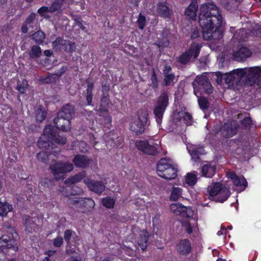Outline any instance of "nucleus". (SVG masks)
I'll return each instance as SVG.
<instances>
[{"label":"nucleus","instance_id":"obj_1","mask_svg":"<svg viewBox=\"0 0 261 261\" xmlns=\"http://www.w3.org/2000/svg\"><path fill=\"white\" fill-rule=\"evenodd\" d=\"M17 233L13 227H9L8 230L0 238V261L7 255L15 253L18 249L14 236Z\"/></svg>","mask_w":261,"mask_h":261},{"label":"nucleus","instance_id":"obj_2","mask_svg":"<svg viewBox=\"0 0 261 261\" xmlns=\"http://www.w3.org/2000/svg\"><path fill=\"white\" fill-rule=\"evenodd\" d=\"M169 95L167 92H162L156 99L153 113L158 125H161L162 122L163 115L169 104Z\"/></svg>","mask_w":261,"mask_h":261},{"label":"nucleus","instance_id":"obj_3","mask_svg":"<svg viewBox=\"0 0 261 261\" xmlns=\"http://www.w3.org/2000/svg\"><path fill=\"white\" fill-rule=\"evenodd\" d=\"M207 192L210 197H213L216 202L222 203L229 197V191L220 182H216L207 188Z\"/></svg>","mask_w":261,"mask_h":261},{"label":"nucleus","instance_id":"obj_4","mask_svg":"<svg viewBox=\"0 0 261 261\" xmlns=\"http://www.w3.org/2000/svg\"><path fill=\"white\" fill-rule=\"evenodd\" d=\"M137 120L130 124V129L135 133L136 135L142 134L145 129L148 120V111L141 109L137 112Z\"/></svg>","mask_w":261,"mask_h":261},{"label":"nucleus","instance_id":"obj_5","mask_svg":"<svg viewBox=\"0 0 261 261\" xmlns=\"http://www.w3.org/2000/svg\"><path fill=\"white\" fill-rule=\"evenodd\" d=\"M192 85L195 95L198 93L200 94H201L202 93L210 94L213 92V87L209 79L206 75L202 74L196 76L192 83Z\"/></svg>","mask_w":261,"mask_h":261},{"label":"nucleus","instance_id":"obj_6","mask_svg":"<svg viewBox=\"0 0 261 261\" xmlns=\"http://www.w3.org/2000/svg\"><path fill=\"white\" fill-rule=\"evenodd\" d=\"M202 45L200 43L193 42L189 48L176 58V61L182 65L189 63L193 58L195 60L199 56Z\"/></svg>","mask_w":261,"mask_h":261},{"label":"nucleus","instance_id":"obj_7","mask_svg":"<svg viewBox=\"0 0 261 261\" xmlns=\"http://www.w3.org/2000/svg\"><path fill=\"white\" fill-rule=\"evenodd\" d=\"M71 203L75 206L78 212L88 214L94 208L95 202L90 198H82L75 197L70 200Z\"/></svg>","mask_w":261,"mask_h":261},{"label":"nucleus","instance_id":"obj_8","mask_svg":"<svg viewBox=\"0 0 261 261\" xmlns=\"http://www.w3.org/2000/svg\"><path fill=\"white\" fill-rule=\"evenodd\" d=\"M199 24L202 28L204 40H210L213 39V33L218 29L212 20V17H198Z\"/></svg>","mask_w":261,"mask_h":261},{"label":"nucleus","instance_id":"obj_9","mask_svg":"<svg viewBox=\"0 0 261 261\" xmlns=\"http://www.w3.org/2000/svg\"><path fill=\"white\" fill-rule=\"evenodd\" d=\"M137 148L143 153L152 156L158 154V145L150 144L147 140H140L136 143Z\"/></svg>","mask_w":261,"mask_h":261},{"label":"nucleus","instance_id":"obj_10","mask_svg":"<svg viewBox=\"0 0 261 261\" xmlns=\"http://www.w3.org/2000/svg\"><path fill=\"white\" fill-rule=\"evenodd\" d=\"M50 168L54 175L59 179L57 175L71 171L73 169V166L70 163L57 162L52 164Z\"/></svg>","mask_w":261,"mask_h":261},{"label":"nucleus","instance_id":"obj_11","mask_svg":"<svg viewBox=\"0 0 261 261\" xmlns=\"http://www.w3.org/2000/svg\"><path fill=\"white\" fill-rule=\"evenodd\" d=\"M199 16H221L218 8L213 3L202 4L200 7Z\"/></svg>","mask_w":261,"mask_h":261},{"label":"nucleus","instance_id":"obj_12","mask_svg":"<svg viewBox=\"0 0 261 261\" xmlns=\"http://www.w3.org/2000/svg\"><path fill=\"white\" fill-rule=\"evenodd\" d=\"M239 126L236 123L226 122L221 128L222 136L225 138H229L235 136L238 132Z\"/></svg>","mask_w":261,"mask_h":261},{"label":"nucleus","instance_id":"obj_13","mask_svg":"<svg viewBox=\"0 0 261 261\" xmlns=\"http://www.w3.org/2000/svg\"><path fill=\"white\" fill-rule=\"evenodd\" d=\"M171 211L176 215H180L182 217L190 218L193 215L192 210L184 206L181 203H173L170 205Z\"/></svg>","mask_w":261,"mask_h":261},{"label":"nucleus","instance_id":"obj_14","mask_svg":"<svg viewBox=\"0 0 261 261\" xmlns=\"http://www.w3.org/2000/svg\"><path fill=\"white\" fill-rule=\"evenodd\" d=\"M84 182L91 191L98 194H101L106 188L104 183L101 181H95L90 178H86Z\"/></svg>","mask_w":261,"mask_h":261},{"label":"nucleus","instance_id":"obj_15","mask_svg":"<svg viewBox=\"0 0 261 261\" xmlns=\"http://www.w3.org/2000/svg\"><path fill=\"white\" fill-rule=\"evenodd\" d=\"M248 73L246 76V82L250 85H253L256 83L260 84V67L255 66L250 67L248 70Z\"/></svg>","mask_w":261,"mask_h":261},{"label":"nucleus","instance_id":"obj_16","mask_svg":"<svg viewBox=\"0 0 261 261\" xmlns=\"http://www.w3.org/2000/svg\"><path fill=\"white\" fill-rule=\"evenodd\" d=\"M72 162L77 168L87 169L91 165L93 160L86 155L77 154L74 156Z\"/></svg>","mask_w":261,"mask_h":261},{"label":"nucleus","instance_id":"obj_17","mask_svg":"<svg viewBox=\"0 0 261 261\" xmlns=\"http://www.w3.org/2000/svg\"><path fill=\"white\" fill-rule=\"evenodd\" d=\"M53 122L54 126L59 130L67 132L70 129V119L64 117H59L58 114Z\"/></svg>","mask_w":261,"mask_h":261},{"label":"nucleus","instance_id":"obj_18","mask_svg":"<svg viewBox=\"0 0 261 261\" xmlns=\"http://www.w3.org/2000/svg\"><path fill=\"white\" fill-rule=\"evenodd\" d=\"M227 177L232 180L233 185L239 187L241 191L244 190L248 186V182L243 176L239 177L234 171H230L227 173Z\"/></svg>","mask_w":261,"mask_h":261},{"label":"nucleus","instance_id":"obj_19","mask_svg":"<svg viewBox=\"0 0 261 261\" xmlns=\"http://www.w3.org/2000/svg\"><path fill=\"white\" fill-rule=\"evenodd\" d=\"M192 251L191 243L188 239L180 240L177 245V251L181 255H187Z\"/></svg>","mask_w":261,"mask_h":261},{"label":"nucleus","instance_id":"obj_20","mask_svg":"<svg viewBox=\"0 0 261 261\" xmlns=\"http://www.w3.org/2000/svg\"><path fill=\"white\" fill-rule=\"evenodd\" d=\"M251 55L252 51L249 48L242 46L238 50L233 53V57L236 61L241 62L246 60Z\"/></svg>","mask_w":261,"mask_h":261},{"label":"nucleus","instance_id":"obj_21","mask_svg":"<svg viewBox=\"0 0 261 261\" xmlns=\"http://www.w3.org/2000/svg\"><path fill=\"white\" fill-rule=\"evenodd\" d=\"M24 225L25 227V230L29 233L38 232L39 227L36 223V219L31 218L30 216H27L23 218Z\"/></svg>","mask_w":261,"mask_h":261},{"label":"nucleus","instance_id":"obj_22","mask_svg":"<svg viewBox=\"0 0 261 261\" xmlns=\"http://www.w3.org/2000/svg\"><path fill=\"white\" fill-rule=\"evenodd\" d=\"M57 114L59 117H64L71 120L74 114V107L69 103L66 104Z\"/></svg>","mask_w":261,"mask_h":261},{"label":"nucleus","instance_id":"obj_23","mask_svg":"<svg viewBox=\"0 0 261 261\" xmlns=\"http://www.w3.org/2000/svg\"><path fill=\"white\" fill-rule=\"evenodd\" d=\"M177 166L173 164L170 167H168L159 176L167 180H171L177 177Z\"/></svg>","mask_w":261,"mask_h":261},{"label":"nucleus","instance_id":"obj_24","mask_svg":"<svg viewBox=\"0 0 261 261\" xmlns=\"http://www.w3.org/2000/svg\"><path fill=\"white\" fill-rule=\"evenodd\" d=\"M149 238V233L146 230L143 229L137 240L138 246L141 248L142 251H145L148 244V240Z\"/></svg>","mask_w":261,"mask_h":261},{"label":"nucleus","instance_id":"obj_25","mask_svg":"<svg viewBox=\"0 0 261 261\" xmlns=\"http://www.w3.org/2000/svg\"><path fill=\"white\" fill-rule=\"evenodd\" d=\"M85 82L87 84V89H86V101H87V105L91 106L92 104V100H93V91L94 89V83L92 81L90 80L89 78L87 79L85 81Z\"/></svg>","mask_w":261,"mask_h":261},{"label":"nucleus","instance_id":"obj_26","mask_svg":"<svg viewBox=\"0 0 261 261\" xmlns=\"http://www.w3.org/2000/svg\"><path fill=\"white\" fill-rule=\"evenodd\" d=\"M173 164L171 160L167 158L161 159L156 165V172L159 176L168 167L171 166Z\"/></svg>","mask_w":261,"mask_h":261},{"label":"nucleus","instance_id":"obj_27","mask_svg":"<svg viewBox=\"0 0 261 261\" xmlns=\"http://www.w3.org/2000/svg\"><path fill=\"white\" fill-rule=\"evenodd\" d=\"M216 172V166L211 163L204 165L201 169L202 176L206 178H212Z\"/></svg>","mask_w":261,"mask_h":261},{"label":"nucleus","instance_id":"obj_28","mask_svg":"<svg viewBox=\"0 0 261 261\" xmlns=\"http://www.w3.org/2000/svg\"><path fill=\"white\" fill-rule=\"evenodd\" d=\"M109 106V105H105L103 103H100L98 109L99 116L104 118L105 124H109L112 122V117L108 113Z\"/></svg>","mask_w":261,"mask_h":261},{"label":"nucleus","instance_id":"obj_29","mask_svg":"<svg viewBox=\"0 0 261 261\" xmlns=\"http://www.w3.org/2000/svg\"><path fill=\"white\" fill-rule=\"evenodd\" d=\"M37 144L38 147L44 149L45 150H49L50 148L54 149L55 148L53 146V143L51 140L43 136L40 137Z\"/></svg>","mask_w":261,"mask_h":261},{"label":"nucleus","instance_id":"obj_30","mask_svg":"<svg viewBox=\"0 0 261 261\" xmlns=\"http://www.w3.org/2000/svg\"><path fill=\"white\" fill-rule=\"evenodd\" d=\"M198 7L197 0H192L189 6L185 10V15L187 16H196Z\"/></svg>","mask_w":261,"mask_h":261},{"label":"nucleus","instance_id":"obj_31","mask_svg":"<svg viewBox=\"0 0 261 261\" xmlns=\"http://www.w3.org/2000/svg\"><path fill=\"white\" fill-rule=\"evenodd\" d=\"M87 173L86 171L83 170L82 171L69 177L66 180V183L67 184H74L76 182H80L82 180L84 179L86 176Z\"/></svg>","mask_w":261,"mask_h":261},{"label":"nucleus","instance_id":"obj_32","mask_svg":"<svg viewBox=\"0 0 261 261\" xmlns=\"http://www.w3.org/2000/svg\"><path fill=\"white\" fill-rule=\"evenodd\" d=\"M35 115L36 121L42 122L46 117L47 112L42 106L39 105L35 111Z\"/></svg>","mask_w":261,"mask_h":261},{"label":"nucleus","instance_id":"obj_33","mask_svg":"<svg viewBox=\"0 0 261 261\" xmlns=\"http://www.w3.org/2000/svg\"><path fill=\"white\" fill-rule=\"evenodd\" d=\"M157 11L159 15L164 16H168L173 15L172 12L170 10L166 3H160L158 5Z\"/></svg>","mask_w":261,"mask_h":261},{"label":"nucleus","instance_id":"obj_34","mask_svg":"<svg viewBox=\"0 0 261 261\" xmlns=\"http://www.w3.org/2000/svg\"><path fill=\"white\" fill-rule=\"evenodd\" d=\"M177 116L182 117L183 120L185 123L188 125H192L193 123V118L192 114L188 112H177L176 113Z\"/></svg>","mask_w":261,"mask_h":261},{"label":"nucleus","instance_id":"obj_35","mask_svg":"<svg viewBox=\"0 0 261 261\" xmlns=\"http://www.w3.org/2000/svg\"><path fill=\"white\" fill-rule=\"evenodd\" d=\"M198 97V103L200 109L203 112H205L210 107V102L208 99L204 96H199L196 95Z\"/></svg>","mask_w":261,"mask_h":261},{"label":"nucleus","instance_id":"obj_36","mask_svg":"<svg viewBox=\"0 0 261 261\" xmlns=\"http://www.w3.org/2000/svg\"><path fill=\"white\" fill-rule=\"evenodd\" d=\"M13 210L12 205L7 202L0 201V216H7L8 213Z\"/></svg>","mask_w":261,"mask_h":261},{"label":"nucleus","instance_id":"obj_37","mask_svg":"<svg viewBox=\"0 0 261 261\" xmlns=\"http://www.w3.org/2000/svg\"><path fill=\"white\" fill-rule=\"evenodd\" d=\"M50 140L53 143V146L54 145V143L63 145L66 144L67 141L66 138L58 133H56Z\"/></svg>","mask_w":261,"mask_h":261},{"label":"nucleus","instance_id":"obj_38","mask_svg":"<svg viewBox=\"0 0 261 261\" xmlns=\"http://www.w3.org/2000/svg\"><path fill=\"white\" fill-rule=\"evenodd\" d=\"M64 42L65 43L62 48V50H64L68 54H72L75 51L76 48L75 43L68 40H65V41H64Z\"/></svg>","mask_w":261,"mask_h":261},{"label":"nucleus","instance_id":"obj_39","mask_svg":"<svg viewBox=\"0 0 261 261\" xmlns=\"http://www.w3.org/2000/svg\"><path fill=\"white\" fill-rule=\"evenodd\" d=\"M45 37V35L42 31H38L32 35V39L34 40L35 43L42 44Z\"/></svg>","mask_w":261,"mask_h":261},{"label":"nucleus","instance_id":"obj_40","mask_svg":"<svg viewBox=\"0 0 261 261\" xmlns=\"http://www.w3.org/2000/svg\"><path fill=\"white\" fill-rule=\"evenodd\" d=\"M122 141L121 137L113 135V137L108 139L107 143L113 147H117L121 144Z\"/></svg>","mask_w":261,"mask_h":261},{"label":"nucleus","instance_id":"obj_41","mask_svg":"<svg viewBox=\"0 0 261 261\" xmlns=\"http://www.w3.org/2000/svg\"><path fill=\"white\" fill-rule=\"evenodd\" d=\"M64 41H65V40L62 37L57 38L56 40L52 42L53 49L56 51H62V48L65 43Z\"/></svg>","mask_w":261,"mask_h":261},{"label":"nucleus","instance_id":"obj_42","mask_svg":"<svg viewBox=\"0 0 261 261\" xmlns=\"http://www.w3.org/2000/svg\"><path fill=\"white\" fill-rule=\"evenodd\" d=\"M182 189L178 187H173L172 189L170 196V200L172 201H176L178 200L181 194Z\"/></svg>","mask_w":261,"mask_h":261},{"label":"nucleus","instance_id":"obj_43","mask_svg":"<svg viewBox=\"0 0 261 261\" xmlns=\"http://www.w3.org/2000/svg\"><path fill=\"white\" fill-rule=\"evenodd\" d=\"M41 49L40 47L37 45H33L29 52V56L30 58H39L41 55Z\"/></svg>","mask_w":261,"mask_h":261},{"label":"nucleus","instance_id":"obj_44","mask_svg":"<svg viewBox=\"0 0 261 261\" xmlns=\"http://www.w3.org/2000/svg\"><path fill=\"white\" fill-rule=\"evenodd\" d=\"M151 83L150 86L154 91H156L159 87V80L157 78V75L155 73L154 69H152L151 75L150 77Z\"/></svg>","mask_w":261,"mask_h":261},{"label":"nucleus","instance_id":"obj_45","mask_svg":"<svg viewBox=\"0 0 261 261\" xmlns=\"http://www.w3.org/2000/svg\"><path fill=\"white\" fill-rule=\"evenodd\" d=\"M103 206L108 208H113L115 204V200L114 198L109 196L103 198L101 200Z\"/></svg>","mask_w":261,"mask_h":261},{"label":"nucleus","instance_id":"obj_46","mask_svg":"<svg viewBox=\"0 0 261 261\" xmlns=\"http://www.w3.org/2000/svg\"><path fill=\"white\" fill-rule=\"evenodd\" d=\"M51 155L49 151H42L37 154V158L39 161L45 164H48L49 162V158Z\"/></svg>","mask_w":261,"mask_h":261},{"label":"nucleus","instance_id":"obj_47","mask_svg":"<svg viewBox=\"0 0 261 261\" xmlns=\"http://www.w3.org/2000/svg\"><path fill=\"white\" fill-rule=\"evenodd\" d=\"M197 181V175L194 173H188L187 174L186 178V183L191 186H193L196 184Z\"/></svg>","mask_w":261,"mask_h":261},{"label":"nucleus","instance_id":"obj_48","mask_svg":"<svg viewBox=\"0 0 261 261\" xmlns=\"http://www.w3.org/2000/svg\"><path fill=\"white\" fill-rule=\"evenodd\" d=\"M55 133L54 127L50 125H47L43 129L42 136L50 139Z\"/></svg>","mask_w":261,"mask_h":261},{"label":"nucleus","instance_id":"obj_49","mask_svg":"<svg viewBox=\"0 0 261 261\" xmlns=\"http://www.w3.org/2000/svg\"><path fill=\"white\" fill-rule=\"evenodd\" d=\"M247 68H238L233 70V71L234 72L237 80H240L245 77H246L247 75Z\"/></svg>","mask_w":261,"mask_h":261},{"label":"nucleus","instance_id":"obj_50","mask_svg":"<svg viewBox=\"0 0 261 261\" xmlns=\"http://www.w3.org/2000/svg\"><path fill=\"white\" fill-rule=\"evenodd\" d=\"M225 82L226 84L229 85L233 84L237 79V77L236 76L234 73L233 71L231 72L225 74L224 75Z\"/></svg>","mask_w":261,"mask_h":261},{"label":"nucleus","instance_id":"obj_51","mask_svg":"<svg viewBox=\"0 0 261 261\" xmlns=\"http://www.w3.org/2000/svg\"><path fill=\"white\" fill-rule=\"evenodd\" d=\"M28 87L29 84L28 81L26 80H23L21 83L17 85L15 89L19 92L20 94H24Z\"/></svg>","mask_w":261,"mask_h":261},{"label":"nucleus","instance_id":"obj_52","mask_svg":"<svg viewBox=\"0 0 261 261\" xmlns=\"http://www.w3.org/2000/svg\"><path fill=\"white\" fill-rule=\"evenodd\" d=\"M68 191L67 196L80 194L82 192V190L80 188L75 186H72L71 187H69L66 189V191Z\"/></svg>","mask_w":261,"mask_h":261},{"label":"nucleus","instance_id":"obj_53","mask_svg":"<svg viewBox=\"0 0 261 261\" xmlns=\"http://www.w3.org/2000/svg\"><path fill=\"white\" fill-rule=\"evenodd\" d=\"M241 124L243 128L249 130L252 126V120L250 117H245L241 121Z\"/></svg>","mask_w":261,"mask_h":261},{"label":"nucleus","instance_id":"obj_54","mask_svg":"<svg viewBox=\"0 0 261 261\" xmlns=\"http://www.w3.org/2000/svg\"><path fill=\"white\" fill-rule=\"evenodd\" d=\"M164 85L165 86H170L175 79V75L174 73L164 75Z\"/></svg>","mask_w":261,"mask_h":261},{"label":"nucleus","instance_id":"obj_55","mask_svg":"<svg viewBox=\"0 0 261 261\" xmlns=\"http://www.w3.org/2000/svg\"><path fill=\"white\" fill-rule=\"evenodd\" d=\"M63 0H56L54 2L52 5L49 7L51 12H55L60 10L62 5L63 3Z\"/></svg>","mask_w":261,"mask_h":261},{"label":"nucleus","instance_id":"obj_56","mask_svg":"<svg viewBox=\"0 0 261 261\" xmlns=\"http://www.w3.org/2000/svg\"><path fill=\"white\" fill-rule=\"evenodd\" d=\"M181 225L184 228L186 232L187 233L191 234L193 233V228L189 221H184L182 222Z\"/></svg>","mask_w":261,"mask_h":261},{"label":"nucleus","instance_id":"obj_57","mask_svg":"<svg viewBox=\"0 0 261 261\" xmlns=\"http://www.w3.org/2000/svg\"><path fill=\"white\" fill-rule=\"evenodd\" d=\"M36 17H27V20L22 24L21 27V31L23 33L25 34L28 31V24L32 22Z\"/></svg>","mask_w":261,"mask_h":261},{"label":"nucleus","instance_id":"obj_58","mask_svg":"<svg viewBox=\"0 0 261 261\" xmlns=\"http://www.w3.org/2000/svg\"><path fill=\"white\" fill-rule=\"evenodd\" d=\"M200 37V31L197 28L194 27L191 29L190 38L191 39H195Z\"/></svg>","mask_w":261,"mask_h":261},{"label":"nucleus","instance_id":"obj_59","mask_svg":"<svg viewBox=\"0 0 261 261\" xmlns=\"http://www.w3.org/2000/svg\"><path fill=\"white\" fill-rule=\"evenodd\" d=\"M72 231L70 229H66L64 233V238L67 244H69L72 236Z\"/></svg>","mask_w":261,"mask_h":261},{"label":"nucleus","instance_id":"obj_60","mask_svg":"<svg viewBox=\"0 0 261 261\" xmlns=\"http://www.w3.org/2000/svg\"><path fill=\"white\" fill-rule=\"evenodd\" d=\"M49 9V7L43 6L38 9V12L41 16H45L48 13H51Z\"/></svg>","mask_w":261,"mask_h":261},{"label":"nucleus","instance_id":"obj_61","mask_svg":"<svg viewBox=\"0 0 261 261\" xmlns=\"http://www.w3.org/2000/svg\"><path fill=\"white\" fill-rule=\"evenodd\" d=\"M63 243V239L60 236H57L53 240L54 246L56 247H61Z\"/></svg>","mask_w":261,"mask_h":261},{"label":"nucleus","instance_id":"obj_62","mask_svg":"<svg viewBox=\"0 0 261 261\" xmlns=\"http://www.w3.org/2000/svg\"><path fill=\"white\" fill-rule=\"evenodd\" d=\"M146 17H138L137 20V23L139 29L143 30L146 22Z\"/></svg>","mask_w":261,"mask_h":261},{"label":"nucleus","instance_id":"obj_63","mask_svg":"<svg viewBox=\"0 0 261 261\" xmlns=\"http://www.w3.org/2000/svg\"><path fill=\"white\" fill-rule=\"evenodd\" d=\"M74 20L75 21L76 24L84 32H86L87 30L86 27L83 23L82 17H73Z\"/></svg>","mask_w":261,"mask_h":261},{"label":"nucleus","instance_id":"obj_64","mask_svg":"<svg viewBox=\"0 0 261 261\" xmlns=\"http://www.w3.org/2000/svg\"><path fill=\"white\" fill-rule=\"evenodd\" d=\"M51 181L50 179L47 178H43L39 183V187H43L44 188L48 187L51 185Z\"/></svg>","mask_w":261,"mask_h":261}]
</instances>
